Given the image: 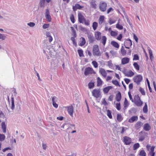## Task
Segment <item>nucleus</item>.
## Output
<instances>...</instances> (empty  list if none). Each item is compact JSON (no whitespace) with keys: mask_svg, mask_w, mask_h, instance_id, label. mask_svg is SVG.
I'll return each instance as SVG.
<instances>
[{"mask_svg":"<svg viewBox=\"0 0 156 156\" xmlns=\"http://www.w3.org/2000/svg\"><path fill=\"white\" fill-rule=\"evenodd\" d=\"M107 7V4L105 2H100L99 7L100 10L102 12L106 11Z\"/></svg>","mask_w":156,"mask_h":156,"instance_id":"obj_5","label":"nucleus"},{"mask_svg":"<svg viewBox=\"0 0 156 156\" xmlns=\"http://www.w3.org/2000/svg\"><path fill=\"white\" fill-rule=\"evenodd\" d=\"M124 73L126 76L128 77H131L134 75V73L131 70H129L128 72H124Z\"/></svg>","mask_w":156,"mask_h":156,"instance_id":"obj_17","label":"nucleus"},{"mask_svg":"<svg viewBox=\"0 0 156 156\" xmlns=\"http://www.w3.org/2000/svg\"><path fill=\"white\" fill-rule=\"evenodd\" d=\"M121 93L120 91H118L116 95V101L118 102L120 101L121 100Z\"/></svg>","mask_w":156,"mask_h":156,"instance_id":"obj_19","label":"nucleus"},{"mask_svg":"<svg viewBox=\"0 0 156 156\" xmlns=\"http://www.w3.org/2000/svg\"><path fill=\"white\" fill-rule=\"evenodd\" d=\"M87 37L90 43H93L95 40L92 34H87Z\"/></svg>","mask_w":156,"mask_h":156,"instance_id":"obj_13","label":"nucleus"},{"mask_svg":"<svg viewBox=\"0 0 156 156\" xmlns=\"http://www.w3.org/2000/svg\"><path fill=\"white\" fill-rule=\"evenodd\" d=\"M121 53L123 55H125L126 54V51L124 49L123 46H122L121 48Z\"/></svg>","mask_w":156,"mask_h":156,"instance_id":"obj_45","label":"nucleus"},{"mask_svg":"<svg viewBox=\"0 0 156 156\" xmlns=\"http://www.w3.org/2000/svg\"><path fill=\"white\" fill-rule=\"evenodd\" d=\"M107 115L110 119H112V112L109 110H107Z\"/></svg>","mask_w":156,"mask_h":156,"instance_id":"obj_39","label":"nucleus"},{"mask_svg":"<svg viewBox=\"0 0 156 156\" xmlns=\"http://www.w3.org/2000/svg\"><path fill=\"white\" fill-rule=\"evenodd\" d=\"M128 94L130 99L132 102H134V104L136 105V96H135L134 99H133L132 98L131 93L129 92Z\"/></svg>","mask_w":156,"mask_h":156,"instance_id":"obj_15","label":"nucleus"},{"mask_svg":"<svg viewBox=\"0 0 156 156\" xmlns=\"http://www.w3.org/2000/svg\"><path fill=\"white\" fill-rule=\"evenodd\" d=\"M122 35L121 34L119 35L117 37V39L119 41H121L122 38Z\"/></svg>","mask_w":156,"mask_h":156,"instance_id":"obj_59","label":"nucleus"},{"mask_svg":"<svg viewBox=\"0 0 156 156\" xmlns=\"http://www.w3.org/2000/svg\"><path fill=\"white\" fill-rule=\"evenodd\" d=\"M124 80L127 84H128L130 81V79L126 78L124 79Z\"/></svg>","mask_w":156,"mask_h":156,"instance_id":"obj_61","label":"nucleus"},{"mask_svg":"<svg viewBox=\"0 0 156 156\" xmlns=\"http://www.w3.org/2000/svg\"><path fill=\"white\" fill-rule=\"evenodd\" d=\"M143 104V101H141L140 97L137 95V106H140L142 105Z\"/></svg>","mask_w":156,"mask_h":156,"instance_id":"obj_21","label":"nucleus"},{"mask_svg":"<svg viewBox=\"0 0 156 156\" xmlns=\"http://www.w3.org/2000/svg\"><path fill=\"white\" fill-rule=\"evenodd\" d=\"M93 54L94 56H100L101 54L100 52L99 46L97 45H95L93 47Z\"/></svg>","mask_w":156,"mask_h":156,"instance_id":"obj_2","label":"nucleus"},{"mask_svg":"<svg viewBox=\"0 0 156 156\" xmlns=\"http://www.w3.org/2000/svg\"><path fill=\"white\" fill-rule=\"evenodd\" d=\"M139 65L140 66V67L142 68H143L144 66V62L142 61H140V62L139 63Z\"/></svg>","mask_w":156,"mask_h":156,"instance_id":"obj_64","label":"nucleus"},{"mask_svg":"<svg viewBox=\"0 0 156 156\" xmlns=\"http://www.w3.org/2000/svg\"><path fill=\"white\" fill-rule=\"evenodd\" d=\"M88 86L89 89L93 88L94 86V82H90L88 84Z\"/></svg>","mask_w":156,"mask_h":156,"instance_id":"obj_43","label":"nucleus"},{"mask_svg":"<svg viewBox=\"0 0 156 156\" xmlns=\"http://www.w3.org/2000/svg\"><path fill=\"white\" fill-rule=\"evenodd\" d=\"M6 38V36L4 34H0V39L2 40H4Z\"/></svg>","mask_w":156,"mask_h":156,"instance_id":"obj_51","label":"nucleus"},{"mask_svg":"<svg viewBox=\"0 0 156 156\" xmlns=\"http://www.w3.org/2000/svg\"><path fill=\"white\" fill-rule=\"evenodd\" d=\"M112 83L115 85L116 86H118L120 87V85L119 83V82L116 80H113L112 81Z\"/></svg>","mask_w":156,"mask_h":156,"instance_id":"obj_44","label":"nucleus"},{"mask_svg":"<svg viewBox=\"0 0 156 156\" xmlns=\"http://www.w3.org/2000/svg\"><path fill=\"white\" fill-rule=\"evenodd\" d=\"M116 27L119 30H122L123 28V26L119 23H117L116 25Z\"/></svg>","mask_w":156,"mask_h":156,"instance_id":"obj_53","label":"nucleus"},{"mask_svg":"<svg viewBox=\"0 0 156 156\" xmlns=\"http://www.w3.org/2000/svg\"><path fill=\"white\" fill-rule=\"evenodd\" d=\"M5 136L4 134H0V141H3L5 140Z\"/></svg>","mask_w":156,"mask_h":156,"instance_id":"obj_48","label":"nucleus"},{"mask_svg":"<svg viewBox=\"0 0 156 156\" xmlns=\"http://www.w3.org/2000/svg\"><path fill=\"white\" fill-rule=\"evenodd\" d=\"M129 105V104L128 103V101L125 98L124 100V109H126V108Z\"/></svg>","mask_w":156,"mask_h":156,"instance_id":"obj_36","label":"nucleus"},{"mask_svg":"<svg viewBox=\"0 0 156 156\" xmlns=\"http://www.w3.org/2000/svg\"><path fill=\"white\" fill-rule=\"evenodd\" d=\"M99 72L103 77H106L107 73L104 69L102 68L100 69L99 70Z\"/></svg>","mask_w":156,"mask_h":156,"instance_id":"obj_24","label":"nucleus"},{"mask_svg":"<svg viewBox=\"0 0 156 156\" xmlns=\"http://www.w3.org/2000/svg\"><path fill=\"white\" fill-rule=\"evenodd\" d=\"M90 4L92 8L94 9H96L97 5L96 4V1H95L91 2L90 3Z\"/></svg>","mask_w":156,"mask_h":156,"instance_id":"obj_33","label":"nucleus"},{"mask_svg":"<svg viewBox=\"0 0 156 156\" xmlns=\"http://www.w3.org/2000/svg\"><path fill=\"white\" fill-rule=\"evenodd\" d=\"M49 24H44L43 26L44 29H46L49 27Z\"/></svg>","mask_w":156,"mask_h":156,"instance_id":"obj_58","label":"nucleus"},{"mask_svg":"<svg viewBox=\"0 0 156 156\" xmlns=\"http://www.w3.org/2000/svg\"><path fill=\"white\" fill-rule=\"evenodd\" d=\"M143 111L145 113H146L148 112L147 106V103H145V105L143 108Z\"/></svg>","mask_w":156,"mask_h":156,"instance_id":"obj_35","label":"nucleus"},{"mask_svg":"<svg viewBox=\"0 0 156 156\" xmlns=\"http://www.w3.org/2000/svg\"><path fill=\"white\" fill-rule=\"evenodd\" d=\"M107 40V38L105 36H103L101 39V43L105 46V44Z\"/></svg>","mask_w":156,"mask_h":156,"instance_id":"obj_34","label":"nucleus"},{"mask_svg":"<svg viewBox=\"0 0 156 156\" xmlns=\"http://www.w3.org/2000/svg\"><path fill=\"white\" fill-rule=\"evenodd\" d=\"M129 112L131 113H135L136 112V109L134 108H131L129 110Z\"/></svg>","mask_w":156,"mask_h":156,"instance_id":"obj_47","label":"nucleus"},{"mask_svg":"<svg viewBox=\"0 0 156 156\" xmlns=\"http://www.w3.org/2000/svg\"><path fill=\"white\" fill-rule=\"evenodd\" d=\"M45 17L47 19L48 22H50L51 21V18L50 15L49 10L48 9H46Z\"/></svg>","mask_w":156,"mask_h":156,"instance_id":"obj_10","label":"nucleus"},{"mask_svg":"<svg viewBox=\"0 0 156 156\" xmlns=\"http://www.w3.org/2000/svg\"><path fill=\"white\" fill-rule=\"evenodd\" d=\"M145 133L144 132L141 131L139 133V135L140 136L139 139V141H142L145 139Z\"/></svg>","mask_w":156,"mask_h":156,"instance_id":"obj_16","label":"nucleus"},{"mask_svg":"<svg viewBox=\"0 0 156 156\" xmlns=\"http://www.w3.org/2000/svg\"><path fill=\"white\" fill-rule=\"evenodd\" d=\"M77 52L80 57H81L84 56L83 54V51L82 49H78L77 50Z\"/></svg>","mask_w":156,"mask_h":156,"instance_id":"obj_37","label":"nucleus"},{"mask_svg":"<svg viewBox=\"0 0 156 156\" xmlns=\"http://www.w3.org/2000/svg\"><path fill=\"white\" fill-rule=\"evenodd\" d=\"M102 103L105 106L107 105H108V103L105 101V98H104L103 99V101H102Z\"/></svg>","mask_w":156,"mask_h":156,"instance_id":"obj_63","label":"nucleus"},{"mask_svg":"<svg viewBox=\"0 0 156 156\" xmlns=\"http://www.w3.org/2000/svg\"><path fill=\"white\" fill-rule=\"evenodd\" d=\"M143 129L146 131H148L151 129V126L149 123H146L144 125Z\"/></svg>","mask_w":156,"mask_h":156,"instance_id":"obj_18","label":"nucleus"},{"mask_svg":"<svg viewBox=\"0 0 156 156\" xmlns=\"http://www.w3.org/2000/svg\"><path fill=\"white\" fill-rule=\"evenodd\" d=\"M83 40L81 42L80 44V46H82L84 45L86 43L85 40L84 38L83 37H82Z\"/></svg>","mask_w":156,"mask_h":156,"instance_id":"obj_55","label":"nucleus"},{"mask_svg":"<svg viewBox=\"0 0 156 156\" xmlns=\"http://www.w3.org/2000/svg\"><path fill=\"white\" fill-rule=\"evenodd\" d=\"M27 25L30 27H33L35 25V23L33 22H30L27 23Z\"/></svg>","mask_w":156,"mask_h":156,"instance_id":"obj_56","label":"nucleus"},{"mask_svg":"<svg viewBox=\"0 0 156 156\" xmlns=\"http://www.w3.org/2000/svg\"><path fill=\"white\" fill-rule=\"evenodd\" d=\"M43 51L44 53L46 54V52L50 53L51 52V49H52L50 45H47L46 44H44L43 45Z\"/></svg>","mask_w":156,"mask_h":156,"instance_id":"obj_4","label":"nucleus"},{"mask_svg":"<svg viewBox=\"0 0 156 156\" xmlns=\"http://www.w3.org/2000/svg\"><path fill=\"white\" fill-rule=\"evenodd\" d=\"M98 23L96 22H94L93 23L92 27L94 30H95L98 27Z\"/></svg>","mask_w":156,"mask_h":156,"instance_id":"obj_40","label":"nucleus"},{"mask_svg":"<svg viewBox=\"0 0 156 156\" xmlns=\"http://www.w3.org/2000/svg\"><path fill=\"white\" fill-rule=\"evenodd\" d=\"M136 120V116H134L131 117L129 119L128 122H133Z\"/></svg>","mask_w":156,"mask_h":156,"instance_id":"obj_29","label":"nucleus"},{"mask_svg":"<svg viewBox=\"0 0 156 156\" xmlns=\"http://www.w3.org/2000/svg\"><path fill=\"white\" fill-rule=\"evenodd\" d=\"M97 86L98 87L102 85V81L101 80V79L100 77H98L97 78Z\"/></svg>","mask_w":156,"mask_h":156,"instance_id":"obj_32","label":"nucleus"},{"mask_svg":"<svg viewBox=\"0 0 156 156\" xmlns=\"http://www.w3.org/2000/svg\"><path fill=\"white\" fill-rule=\"evenodd\" d=\"M139 155L140 156H146V154L144 150L140 151Z\"/></svg>","mask_w":156,"mask_h":156,"instance_id":"obj_41","label":"nucleus"},{"mask_svg":"<svg viewBox=\"0 0 156 156\" xmlns=\"http://www.w3.org/2000/svg\"><path fill=\"white\" fill-rule=\"evenodd\" d=\"M111 35L113 37H115L118 34L117 32L111 30L110 33Z\"/></svg>","mask_w":156,"mask_h":156,"instance_id":"obj_46","label":"nucleus"},{"mask_svg":"<svg viewBox=\"0 0 156 156\" xmlns=\"http://www.w3.org/2000/svg\"><path fill=\"white\" fill-rule=\"evenodd\" d=\"M111 44L114 47L116 48H119V44H118V43L115 41H112Z\"/></svg>","mask_w":156,"mask_h":156,"instance_id":"obj_26","label":"nucleus"},{"mask_svg":"<svg viewBox=\"0 0 156 156\" xmlns=\"http://www.w3.org/2000/svg\"><path fill=\"white\" fill-rule=\"evenodd\" d=\"M129 62V59L127 57L123 58L122 60V64L124 65L127 63Z\"/></svg>","mask_w":156,"mask_h":156,"instance_id":"obj_23","label":"nucleus"},{"mask_svg":"<svg viewBox=\"0 0 156 156\" xmlns=\"http://www.w3.org/2000/svg\"><path fill=\"white\" fill-rule=\"evenodd\" d=\"M143 79L142 76L140 75H137V85L140 84V82Z\"/></svg>","mask_w":156,"mask_h":156,"instance_id":"obj_25","label":"nucleus"},{"mask_svg":"<svg viewBox=\"0 0 156 156\" xmlns=\"http://www.w3.org/2000/svg\"><path fill=\"white\" fill-rule=\"evenodd\" d=\"M143 124V123L141 122H137V129L142 127Z\"/></svg>","mask_w":156,"mask_h":156,"instance_id":"obj_42","label":"nucleus"},{"mask_svg":"<svg viewBox=\"0 0 156 156\" xmlns=\"http://www.w3.org/2000/svg\"><path fill=\"white\" fill-rule=\"evenodd\" d=\"M16 109L18 112L20 110V104H18L16 105Z\"/></svg>","mask_w":156,"mask_h":156,"instance_id":"obj_62","label":"nucleus"},{"mask_svg":"<svg viewBox=\"0 0 156 156\" xmlns=\"http://www.w3.org/2000/svg\"><path fill=\"white\" fill-rule=\"evenodd\" d=\"M105 18V17L103 16H100L99 18V20L102 21V22L103 21Z\"/></svg>","mask_w":156,"mask_h":156,"instance_id":"obj_60","label":"nucleus"},{"mask_svg":"<svg viewBox=\"0 0 156 156\" xmlns=\"http://www.w3.org/2000/svg\"><path fill=\"white\" fill-rule=\"evenodd\" d=\"M83 7L78 4H76L75 6H73V9L74 11H76L77 9H81Z\"/></svg>","mask_w":156,"mask_h":156,"instance_id":"obj_12","label":"nucleus"},{"mask_svg":"<svg viewBox=\"0 0 156 156\" xmlns=\"http://www.w3.org/2000/svg\"><path fill=\"white\" fill-rule=\"evenodd\" d=\"M52 98V103H53L54 102H56V101H57L58 98L55 96H54L53 97H51Z\"/></svg>","mask_w":156,"mask_h":156,"instance_id":"obj_57","label":"nucleus"},{"mask_svg":"<svg viewBox=\"0 0 156 156\" xmlns=\"http://www.w3.org/2000/svg\"><path fill=\"white\" fill-rule=\"evenodd\" d=\"M124 45L126 48L129 49V47L132 45L131 40L130 39L126 40L124 42Z\"/></svg>","mask_w":156,"mask_h":156,"instance_id":"obj_9","label":"nucleus"},{"mask_svg":"<svg viewBox=\"0 0 156 156\" xmlns=\"http://www.w3.org/2000/svg\"><path fill=\"white\" fill-rule=\"evenodd\" d=\"M139 90L142 95H145L146 93L145 90L143 88H142L141 87H140L139 89Z\"/></svg>","mask_w":156,"mask_h":156,"instance_id":"obj_31","label":"nucleus"},{"mask_svg":"<svg viewBox=\"0 0 156 156\" xmlns=\"http://www.w3.org/2000/svg\"><path fill=\"white\" fill-rule=\"evenodd\" d=\"M71 28L72 31V35L73 37H76V31L75 30L73 27H71Z\"/></svg>","mask_w":156,"mask_h":156,"instance_id":"obj_49","label":"nucleus"},{"mask_svg":"<svg viewBox=\"0 0 156 156\" xmlns=\"http://www.w3.org/2000/svg\"><path fill=\"white\" fill-rule=\"evenodd\" d=\"M93 73H95L92 68L87 67L85 68L84 72V74L85 76L91 74Z\"/></svg>","mask_w":156,"mask_h":156,"instance_id":"obj_3","label":"nucleus"},{"mask_svg":"<svg viewBox=\"0 0 156 156\" xmlns=\"http://www.w3.org/2000/svg\"><path fill=\"white\" fill-rule=\"evenodd\" d=\"M123 141L125 144L129 145L131 142V139L128 136H125L123 137Z\"/></svg>","mask_w":156,"mask_h":156,"instance_id":"obj_7","label":"nucleus"},{"mask_svg":"<svg viewBox=\"0 0 156 156\" xmlns=\"http://www.w3.org/2000/svg\"><path fill=\"white\" fill-rule=\"evenodd\" d=\"M155 147L153 146L151 148L148 155L151 156H154L155 153L154 152Z\"/></svg>","mask_w":156,"mask_h":156,"instance_id":"obj_20","label":"nucleus"},{"mask_svg":"<svg viewBox=\"0 0 156 156\" xmlns=\"http://www.w3.org/2000/svg\"><path fill=\"white\" fill-rule=\"evenodd\" d=\"M78 20L80 23H83L86 26H89L90 25V21L88 20H86L83 15L80 12L78 13Z\"/></svg>","mask_w":156,"mask_h":156,"instance_id":"obj_1","label":"nucleus"},{"mask_svg":"<svg viewBox=\"0 0 156 156\" xmlns=\"http://www.w3.org/2000/svg\"><path fill=\"white\" fill-rule=\"evenodd\" d=\"M113 88L112 86H109L104 88L103 89V92L105 94H107L110 89H112Z\"/></svg>","mask_w":156,"mask_h":156,"instance_id":"obj_22","label":"nucleus"},{"mask_svg":"<svg viewBox=\"0 0 156 156\" xmlns=\"http://www.w3.org/2000/svg\"><path fill=\"white\" fill-rule=\"evenodd\" d=\"M116 108L118 110H120L121 109V105L120 103H117L116 104Z\"/></svg>","mask_w":156,"mask_h":156,"instance_id":"obj_54","label":"nucleus"},{"mask_svg":"<svg viewBox=\"0 0 156 156\" xmlns=\"http://www.w3.org/2000/svg\"><path fill=\"white\" fill-rule=\"evenodd\" d=\"M117 120L119 122H120L123 119V118L121 114H117Z\"/></svg>","mask_w":156,"mask_h":156,"instance_id":"obj_38","label":"nucleus"},{"mask_svg":"<svg viewBox=\"0 0 156 156\" xmlns=\"http://www.w3.org/2000/svg\"><path fill=\"white\" fill-rule=\"evenodd\" d=\"M95 37L97 40L100 41L101 38V33L99 31L95 32Z\"/></svg>","mask_w":156,"mask_h":156,"instance_id":"obj_14","label":"nucleus"},{"mask_svg":"<svg viewBox=\"0 0 156 156\" xmlns=\"http://www.w3.org/2000/svg\"><path fill=\"white\" fill-rule=\"evenodd\" d=\"M11 109L12 110H13L15 108V104H14V98L13 97H12L11 98Z\"/></svg>","mask_w":156,"mask_h":156,"instance_id":"obj_30","label":"nucleus"},{"mask_svg":"<svg viewBox=\"0 0 156 156\" xmlns=\"http://www.w3.org/2000/svg\"><path fill=\"white\" fill-rule=\"evenodd\" d=\"M45 0H40L39 5L41 8L44 7L45 6Z\"/></svg>","mask_w":156,"mask_h":156,"instance_id":"obj_28","label":"nucleus"},{"mask_svg":"<svg viewBox=\"0 0 156 156\" xmlns=\"http://www.w3.org/2000/svg\"><path fill=\"white\" fill-rule=\"evenodd\" d=\"M70 19L72 23H75V20L74 16L73 14H72L70 16Z\"/></svg>","mask_w":156,"mask_h":156,"instance_id":"obj_52","label":"nucleus"},{"mask_svg":"<svg viewBox=\"0 0 156 156\" xmlns=\"http://www.w3.org/2000/svg\"><path fill=\"white\" fill-rule=\"evenodd\" d=\"M92 63L95 68H97L98 67V63L96 61H92Z\"/></svg>","mask_w":156,"mask_h":156,"instance_id":"obj_50","label":"nucleus"},{"mask_svg":"<svg viewBox=\"0 0 156 156\" xmlns=\"http://www.w3.org/2000/svg\"><path fill=\"white\" fill-rule=\"evenodd\" d=\"M2 128L3 129L4 133L6 132V127L5 123L4 122H3L1 124Z\"/></svg>","mask_w":156,"mask_h":156,"instance_id":"obj_27","label":"nucleus"},{"mask_svg":"<svg viewBox=\"0 0 156 156\" xmlns=\"http://www.w3.org/2000/svg\"><path fill=\"white\" fill-rule=\"evenodd\" d=\"M73 105H74V104H73L69 106L66 107V108H67V111L69 114L71 116H72L73 113Z\"/></svg>","mask_w":156,"mask_h":156,"instance_id":"obj_8","label":"nucleus"},{"mask_svg":"<svg viewBox=\"0 0 156 156\" xmlns=\"http://www.w3.org/2000/svg\"><path fill=\"white\" fill-rule=\"evenodd\" d=\"M92 95L96 98H98L100 96V90L99 89H94L92 91Z\"/></svg>","mask_w":156,"mask_h":156,"instance_id":"obj_6","label":"nucleus"},{"mask_svg":"<svg viewBox=\"0 0 156 156\" xmlns=\"http://www.w3.org/2000/svg\"><path fill=\"white\" fill-rule=\"evenodd\" d=\"M147 49L148 51V52L150 57V59L151 62L152 63L154 58V57L153 55L152 51L151 49L149 47H148L147 48Z\"/></svg>","mask_w":156,"mask_h":156,"instance_id":"obj_11","label":"nucleus"}]
</instances>
